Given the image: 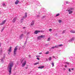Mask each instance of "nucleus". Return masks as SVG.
<instances>
[{"label":"nucleus","instance_id":"6ab92c4d","mask_svg":"<svg viewBox=\"0 0 75 75\" xmlns=\"http://www.w3.org/2000/svg\"><path fill=\"white\" fill-rule=\"evenodd\" d=\"M25 16L26 17H27V12L25 13Z\"/></svg>","mask_w":75,"mask_h":75},{"label":"nucleus","instance_id":"c85d7f7f","mask_svg":"<svg viewBox=\"0 0 75 75\" xmlns=\"http://www.w3.org/2000/svg\"><path fill=\"white\" fill-rule=\"evenodd\" d=\"M50 40V38H48L47 39V41H49Z\"/></svg>","mask_w":75,"mask_h":75},{"label":"nucleus","instance_id":"4468645a","mask_svg":"<svg viewBox=\"0 0 75 75\" xmlns=\"http://www.w3.org/2000/svg\"><path fill=\"white\" fill-rule=\"evenodd\" d=\"M34 21H33L31 23V25H34Z\"/></svg>","mask_w":75,"mask_h":75},{"label":"nucleus","instance_id":"f257e3e1","mask_svg":"<svg viewBox=\"0 0 75 75\" xmlns=\"http://www.w3.org/2000/svg\"><path fill=\"white\" fill-rule=\"evenodd\" d=\"M13 62H11L9 63L8 66V70L9 72V75H10L11 74V70L12 69V67H13Z\"/></svg>","mask_w":75,"mask_h":75},{"label":"nucleus","instance_id":"f704fd0d","mask_svg":"<svg viewBox=\"0 0 75 75\" xmlns=\"http://www.w3.org/2000/svg\"><path fill=\"white\" fill-rule=\"evenodd\" d=\"M1 61L2 62H3V58H2L1 59Z\"/></svg>","mask_w":75,"mask_h":75},{"label":"nucleus","instance_id":"a18cd8bd","mask_svg":"<svg viewBox=\"0 0 75 75\" xmlns=\"http://www.w3.org/2000/svg\"><path fill=\"white\" fill-rule=\"evenodd\" d=\"M0 14H1V12L0 11Z\"/></svg>","mask_w":75,"mask_h":75},{"label":"nucleus","instance_id":"2f4dec72","mask_svg":"<svg viewBox=\"0 0 75 75\" xmlns=\"http://www.w3.org/2000/svg\"><path fill=\"white\" fill-rule=\"evenodd\" d=\"M52 48L54 49V48H55V46H53L52 47Z\"/></svg>","mask_w":75,"mask_h":75},{"label":"nucleus","instance_id":"7ed1b4c3","mask_svg":"<svg viewBox=\"0 0 75 75\" xmlns=\"http://www.w3.org/2000/svg\"><path fill=\"white\" fill-rule=\"evenodd\" d=\"M45 37V35H42L41 36H39L38 37V40H40L42 38H44Z\"/></svg>","mask_w":75,"mask_h":75},{"label":"nucleus","instance_id":"4be33fe9","mask_svg":"<svg viewBox=\"0 0 75 75\" xmlns=\"http://www.w3.org/2000/svg\"><path fill=\"white\" fill-rule=\"evenodd\" d=\"M52 59V58H51V57H50L49 58V61H51Z\"/></svg>","mask_w":75,"mask_h":75},{"label":"nucleus","instance_id":"8fccbe9b","mask_svg":"<svg viewBox=\"0 0 75 75\" xmlns=\"http://www.w3.org/2000/svg\"><path fill=\"white\" fill-rule=\"evenodd\" d=\"M25 27H24L23 28L24 29L25 28Z\"/></svg>","mask_w":75,"mask_h":75},{"label":"nucleus","instance_id":"603ef678","mask_svg":"<svg viewBox=\"0 0 75 75\" xmlns=\"http://www.w3.org/2000/svg\"><path fill=\"white\" fill-rule=\"evenodd\" d=\"M29 57H31V56H30V55L29 56Z\"/></svg>","mask_w":75,"mask_h":75},{"label":"nucleus","instance_id":"37998d69","mask_svg":"<svg viewBox=\"0 0 75 75\" xmlns=\"http://www.w3.org/2000/svg\"><path fill=\"white\" fill-rule=\"evenodd\" d=\"M74 69V68H72L71 69V70L72 71Z\"/></svg>","mask_w":75,"mask_h":75},{"label":"nucleus","instance_id":"f3484780","mask_svg":"<svg viewBox=\"0 0 75 75\" xmlns=\"http://www.w3.org/2000/svg\"><path fill=\"white\" fill-rule=\"evenodd\" d=\"M68 11L69 12V14H71V13H72V11Z\"/></svg>","mask_w":75,"mask_h":75},{"label":"nucleus","instance_id":"0eeeda50","mask_svg":"<svg viewBox=\"0 0 75 75\" xmlns=\"http://www.w3.org/2000/svg\"><path fill=\"white\" fill-rule=\"evenodd\" d=\"M16 19L17 17L14 18L12 21V22H13V23H15V22L16 21Z\"/></svg>","mask_w":75,"mask_h":75},{"label":"nucleus","instance_id":"dca6fc26","mask_svg":"<svg viewBox=\"0 0 75 75\" xmlns=\"http://www.w3.org/2000/svg\"><path fill=\"white\" fill-rule=\"evenodd\" d=\"M37 64H39V62H37L35 63H34L33 65H37Z\"/></svg>","mask_w":75,"mask_h":75},{"label":"nucleus","instance_id":"58836bf2","mask_svg":"<svg viewBox=\"0 0 75 75\" xmlns=\"http://www.w3.org/2000/svg\"><path fill=\"white\" fill-rule=\"evenodd\" d=\"M49 31H52V29H49Z\"/></svg>","mask_w":75,"mask_h":75},{"label":"nucleus","instance_id":"1a4fd4ad","mask_svg":"<svg viewBox=\"0 0 75 75\" xmlns=\"http://www.w3.org/2000/svg\"><path fill=\"white\" fill-rule=\"evenodd\" d=\"M74 40V38H73L69 40V42H71V41H73Z\"/></svg>","mask_w":75,"mask_h":75},{"label":"nucleus","instance_id":"b1692460","mask_svg":"<svg viewBox=\"0 0 75 75\" xmlns=\"http://www.w3.org/2000/svg\"><path fill=\"white\" fill-rule=\"evenodd\" d=\"M4 27L1 30V32H3V30H4Z\"/></svg>","mask_w":75,"mask_h":75},{"label":"nucleus","instance_id":"9d476101","mask_svg":"<svg viewBox=\"0 0 75 75\" xmlns=\"http://www.w3.org/2000/svg\"><path fill=\"white\" fill-rule=\"evenodd\" d=\"M19 2H20V1H18V0H17L16 1L15 3V4H18V3H19Z\"/></svg>","mask_w":75,"mask_h":75},{"label":"nucleus","instance_id":"a19ab883","mask_svg":"<svg viewBox=\"0 0 75 75\" xmlns=\"http://www.w3.org/2000/svg\"><path fill=\"white\" fill-rule=\"evenodd\" d=\"M25 69H28V66H27V67H25Z\"/></svg>","mask_w":75,"mask_h":75},{"label":"nucleus","instance_id":"864d4df0","mask_svg":"<svg viewBox=\"0 0 75 75\" xmlns=\"http://www.w3.org/2000/svg\"><path fill=\"white\" fill-rule=\"evenodd\" d=\"M37 17H39V16L38 15L37 16Z\"/></svg>","mask_w":75,"mask_h":75},{"label":"nucleus","instance_id":"9b49d317","mask_svg":"<svg viewBox=\"0 0 75 75\" xmlns=\"http://www.w3.org/2000/svg\"><path fill=\"white\" fill-rule=\"evenodd\" d=\"M40 30H36L34 33L35 34H38V33H40Z\"/></svg>","mask_w":75,"mask_h":75},{"label":"nucleus","instance_id":"de8ad7c7","mask_svg":"<svg viewBox=\"0 0 75 75\" xmlns=\"http://www.w3.org/2000/svg\"><path fill=\"white\" fill-rule=\"evenodd\" d=\"M41 53H39V54H41Z\"/></svg>","mask_w":75,"mask_h":75},{"label":"nucleus","instance_id":"c756f323","mask_svg":"<svg viewBox=\"0 0 75 75\" xmlns=\"http://www.w3.org/2000/svg\"><path fill=\"white\" fill-rule=\"evenodd\" d=\"M45 16H43L42 17V18H45Z\"/></svg>","mask_w":75,"mask_h":75},{"label":"nucleus","instance_id":"79ce46f5","mask_svg":"<svg viewBox=\"0 0 75 75\" xmlns=\"http://www.w3.org/2000/svg\"><path fill=\"white\" fill-rule=\"evenodd\" d=\"M66 4H68V2H66Z\"/></svg>","mask_w":75,"mask_h":75},{"label":"nucleus","instance_id":"09e8293b","mask_svg":"<svg viewBox=\"0 0 75 75\" xmlns=\"http://www.w3.org/2000/svg\"><path fill=\"white\" fill-rule=\"evenodd\" d=\"M26 43H27V41H26L25 42V44H26Z\"/></svg>","mask_w":75,"mask_h":75},{"label":"nucleus","instance_id":"7c9ffc66","mask_svg":"<svg viewBox=\"0 0 75 75\" xmlns=\"http://www.w3.org/2000/svg\"><path fill=\"white\" fill-rule=\"evenodd\" d=\"M48 45L47 44H46L45 45V47H47V46H48Z\"/></svg>","mask_w":75,"mask_h":75},{"label":"nucleus","instance_id":"f03ea898","mask_svg":"<svg viewBox=\"0 0 75 75\" xmlns=\"http://www.w3.org/2000/svg\"><path fill=\"white\" fill-rule=\"evenodd\" d=\"M21 63H22V67H24V66L26 64V61L24 59L22 60Z\"/></svg>","mask_w":75,"mask_h":75},{"label":"nucleus","instance_id":"20e7f679","mask_svg":"<svg viewBox=\"0 0 75 75\" xmlns=\"http://www.w3.org/2000/svg\"><path fill=\"white\" fill-rule=\"evenodd\" d=\"M17 47H16L14 49V51L13 52L14 55L16 54V51H17Z\"/></svg>","mask_w":75,"mask_h":75},{"label":"nucleus","instance_id":"a878e982","mask_svg":"<svg viewBox=\"0 0 75 75\" xmlns=\"http://www.w3.org/2000/svg\"><path fill=\"white\" fill-rule=\"evenodd\" d=\"M66 32V30H63V32H62L63 34L65 33Z\"/></svg>","mask_w":75,"mask_h":75},{"label":"nucleus","instance_id":"5fc2aeb1","mask_svg":"<svg viewBox=\"0 0 75 75\" xmlns=\"http://www.w3.org/2000/svg\"><path fill=\"white\" fill-rule=\"evenodd\" d=\"M1 46H0V47H1Z\"/></svg>","mask_w":75,"mask_h":75},{"label":"nucleus","instance_id":"423d86ee","mask_svg":"<svg viewBox=\"0 0 75 75\" xmlns=\"http://www.w3.org/2000/svg\"><path fill=\"white\" fill-rule=\"evenodd\" d=\"M6 20L2 21L1 23L0 24V25H3L4 24H5V23H6Z\"/></svg>","mask_w":75,"mask_h":75},{"label":"nucleus","instance_id":"aec40b11","mask_svg":"<svg viewBox=\"0 0 75 75\" xmlns=\"http://www.w3.org/2000/svg\"><path fill=\"white\" fill-rule=\"evenodd\" d=\"M51 64L52 65V67H54V63L53 62H52Z\"/></svg>","mask_w":75,"mask_h":75},{"label":"nucleus","instance_id":"bb28decb","mask_svg":"<svg viewBox=\"0 0 75 75\" xmlns=\"http://www.w3.org/2000/svg\"><path fill=\"white\" fill-rule=\"evenodd\" d=\"M59 47H62V46H63V45H59Z\"/></svg>","mask_w":75,"mask_h":75},{"label":"nucleus","instance_id":"6e6552de","mask_svg":"<svg viewBox=\"0 0 75 75\" xmlns=\"http://www.w3.org/2000/svg\"><path fill=\"white\" fill-rule=\"evenodd\" d=\"M24 36V34H22L20 35L19 38H20L21 39L23 38V37Z\"/></svg>","mask_w":75,"mask_h":75},{"label":"nucleus","instance_id":"72a5a7b5","mask_svg":"<svg viewBox=\"0 0 75 75\" xmlns=\"http://www.w3.org/2000/svg\"><path fill=\"white\" fill-rule=\"evenodd\" d=\"M3 6H6V4H3Z\"/></svg>","mask_w":75,"mask_h":75},{"label":"nucleus","instance_id":"a211bd4d","mask_svg":"<svg viewBox=\"0 0 75 75\" xmlns=\"http://www.w3.org/2000/svg\"><path fill=\"white\" fill-rule=\"evenodd\" d=\"M24 21V19L22 18L21 20V23H23V21Z\"/></svg>","mask_w":75,"mask_h":75},{"label":"nucleus","instance_id":"f8f14e48","mask_svg":"<svg viewBox=\"0 0 75 75\" xmlns=\"http://www.w3.org/2000/svg\"><path fill=\"white\" fill-rule=\"evenodd\" d=\"M74 10V8H69V9L68 10V11H71V10Z\"/></svg>","mask_w":75,"mask_h":75},{"label":"nucleus","instance_id":"c9c22d12","mask_svg":"<svg viewBox=\"0 0 75 75\" xmlns=\"http://www.w3.org/2000/svg\"><path fill=\"white\" fill-rule=\"evenodd\" d=\"M26 17H25V16H23V18H26Z\"/></svg>","mask_w":75,"mask_h":75},{"label":"nucleus","instance_id":"39448f33","mask_svg":"<svg viewBox=\"0 0 75 75\" xmlns=\"http://www.w3.org/2000/svg\"><path fill=\"white\" fill-rule=\"evenodd\" d=\"M11 47H10V48L8 50V54L10 55V53L11 52Z\"/></svg>","mask_w":75,"mask_h":75},{"label":"nucleus","instance_id":"3c124183","mask_svg":"<svg viewBox=\"0 0 75 75\" xmlns=\"http://www.w3.org/2000/svg\"><path fill=\"white\" fill-rule=\"evenodd\" d=\"M53 58H55V57H54V56H53Z\"/></svg>","mask_w":75,"mask_h":75},{"label":"nucleus","instance_id":"2eb2a0df","mask_svg":"<svg viewBox=\"0 0 75 75\" xmlns=\"http://www.w3.org/2000/svg\"><path fill=\"white\" fill-rule=\"evenodd\" d=\"M70 33H75V30H71L70 31Z\"/></svg>","mask_w":75,"mask_h":75},{"label":"nucleus","instance_id":"412c9836","mask_svg":"<svg viewBox=\"0 0 75 75\" xmlns=\"http://www.w3.org/2000/svg\"><path fill=\"white\" fill-rule=\"evenodd\" d=\"M59 15H60L59 13H57V14H56V17H57V16H59Z\"/></svg>","mask_w":75,"mask_h":75},{"label":"nucleus","instance_id":"cd10ccee","mask_svg":"<svg viewBox=\"0 0 75 75\" xmlns=\"http://www.w3.org/2000/svg\"><path fill=\"white\" fill-rule=\"evenodd\" d=\"M65 64H67L68 65H69V63L68 62H66Z\"/></svg>","mask_w":75,"mask_h":75},{"label":"nucleus","instance_id":"c03bdc74","mask_svg":"<svg viewBox=\"0 0 75 75\" xmlns=\"http://www.w3.org/2000/svg\"><path fill=\"white\" fill-rule=\"evenodd\" d=\"M65 68H67V65H65Z\"/></svg>","mask_w":75,"mask_h":75},{"label":"nucleus","instance_id":"393cba45","mask_svg":"<svg viewBox=\"0 0 75 75\" xmlns=\"http://www.w3.org/2000/svg\"><path fill=\"white\" fill-rule=\"evenodd\" d=\"M59 23H61V22H62V21H61V20H59Z\"/></svg>","mask_w":75,"mask_h":75},{"label":"nucleus","instance_id":"473e14b6","mask_svg":"<svg viewBox=\"0 0 75 75\" xmlns=\"http://www.w3.org/2000/svg\"><path fill=\"white\" fill-rule=\"evenodd\" d=\"M48 53H49V52H46V54H48Z\"/></svg>","mask_w":75,"mask_h":75},{"label":"nucleus","instance_id":"5701e85b","mask_svg":"<svg viewBox=\"0 0 75 75\" xmlns=\"http://www.w3.org/2000/svg\"><path fill=\"white\" fill-rule=\"evenodd\" d=\"M55 48L59 47V45L55 46Z\"/></svg>","mask_w":75,"mask_h":75},{"label":"nucleus","instance_id":"ddd939ff","mask_svg":"<svg viewBox=\"0 0 75 75\" xmlns=\"http://www.w3.org/2000/svg\"><path fill=\"white\" fill-rule=\"evenodd\" d=\"M44 68V66H42L38 67V68L39 69H42V68Z\"/></svg>","mask_w":75,"mask_h":75},{"label":"nucleus","instance_id":"e433bc0d","mask_svg":"<svg viewBox=\"0 0 75 75\" xmlns=\"http://www.w3.org/2000/svg\"><path fill=\"white\" fill-rule=\"evenodd\" d=\"M69 72H70L71 71V69H69Z\"/></svg>","mask_w":75,"mask_h":75},{"label":"nucleus","instance_id":"4c0bfd02","mask_svg":"<svg viewBox=\"0 0 75 75\" xmlns=\"http://www.w3.org/2000/svg\"><path fill=\"white\" fill-rule=\"evenodd\" d=\"M37 59H38V60H40V59H39V58H38V57H37Z\"/></svg>","mask_w":75,"mask_h":75},{"label":"nucleus","instance_id":"ea45409f","mask_svg":"<svg viewBox=\"0 0 75 75\" xmlns=\"http://www.w3.org/2000/svg\"><path fill=\"white\" fill-rule=\"evenodd\" d=\"M36 57H40V56H36Z\"/></svg>","mask_w":75,"mask_h":75},{"label":"nucleus","instance_id":"49530a36","mask_svg":"<svg viewBox=\"0 0 75 75\" xmlns=\"http://www.w3.org/2000/svg\"><path fill=\"white\" fill-rule=\"evenodd\" d=\"M1 43H0V46H1Z\"/></svg>","mask_w":75,"mask_h":75}]
</instances>
